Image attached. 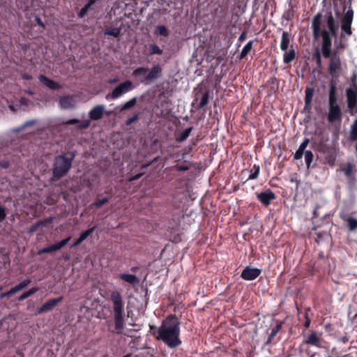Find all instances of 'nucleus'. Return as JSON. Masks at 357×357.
<instances>
[{"label": "nucleus", "instance_id": "f257e3e1", "mask_svg": "<svg viewBox=\"0 0 357 357\" xmlns=\"http://www.w3.org/2000/svg\"><path fill=\"white\" fill-rule=\"evenodd\" d=\"M312 29L315 40L321 38V50L325 58L331 56L332 36H336L338 24L330 13L326 20H322V15L317 13L312 20Z\"/></svg>", "mask_w": 357, "mask_h": 357}, {"label": "nucleus", "instance_id": "f03ea898", "mask_svg": "<svg viewBox=\"0 0 357 357\" xmlns=\"http://www.w3.org/2000/svg\"><path fill=\"white\" fill-rule=\"evenodd\" d=\"M179 333V324L173 316H169L159 327L157 338L162 340L168 347L174 348L181 344Z\"/></svg>", "mask_w": 357, "mask_h": 357}, {"label": "nucleus", "instance_id": "7ed1b4c3", "mask_svg": "<svg viewBox=\"0 0 357 357\" xmlns=\"http://www.w3.org/2000/svg\"><path fill=\"white\" fill-rule=\"evenodd\" d=\"M111 301L113 304L115 331L116 333L121 334L124 327V321L123 304L121 294L117 291H112L111 293Z\"/></svg>", "mask_w": 357, "mask_h": 357}, {"label": "nucleus", "instance_id": "20e7f679", "mask_svg": "<svg viewBox=\"0 0 357 357\" xmlns=\"http://www.w3.org/2000/svg\"><path fill=\"white\" fill-rule=\"evenodd\" d=\"M74 158V153H72L70 157L66 153L56 156L54 159L52 169L54 178L59 179L66 175L72 167Z\"/></svg>", "mask_w": 357, "mask_h": 357}, {"label": "nucleus", "instance_id": "39448f33", "mask_svg": "<svg viewBox=\"0 0 357 357\" xmlns=\"http://www.w3.org/2000/svg\"><path fill=\"white\" fill-rule=\"evenodd\" d=\"M105 107L103 105H98L93 107L89 113L90 119L86 120L83 123H80L78 126V128H87L91 124V121H98L100 119L105 113Z\"/></svg>", "mask_w": 357, "mask_h": 357}, {"label": "nucleus", "instance_id": "423d86ee", "mask_svg": "<svg viewBox=\"0 0 357 357\" xmlns=\"http://www.w3.org/2000/svg\"><path fill=\"white\" fill-rule=\"evenodd\" d=\"M134 89L133 84L130 80H126L117 86H116L112 91L106 96L107 99H117L125 93L132 91Z\"/></svg>", "mask_w": 357, "mask_h": 357}, {"label": "nucleus", "instance_id": "0eeeda50", "mask_svg": "<svg viewBox=\"0 0 357 357\" xmlns=\"http://www.w3.org/2000/svg\"><path fill=\"white\" fill-rule=\"evenodd\" d=\"M354 13L352 10H349L344 14L342 19L341 24V36L344 38L345 35L350 36L351 34V23L353 20Z\"/></svg>", "mask_w": 357, "mask_h": 357}, {"label": "nucleus", "instance_id": "6e6552de", "mask_svg": "<svg viewBox=\"0 0 357 357\" xmlns=\"http://www.w3.org/2000/svg\"><path fill=\"white\" fill-rule=\"evenodd\" d=\"M347 97L350 113L354 115L357 113V86L356 84H354V88L347 90Z\"/></svg>", "mask_w": 357, "mask_h": 357}, {"label": "nucleus", "instance_id": "1a4fd4ad", "mask_svg": "<svg viewBox=\"0 0 357 357\" xmlns=\"http://www.w3.org/2000/svg\"><path fill=\"white\" fill-rule=\"evenodd\" d=\"M341 171L344 172V175L348 179V184L349 188H353L356 185V178L354 164L352 162H347L344 167H341Z\"/></svg>", "mask_w": 357, "mask_h": 357}, {"label": "nucleus", "instance_id": "9d476101", "mask_svg": "<svg viewBox=\"0 0 357 357\" xmlns=\"http://www.w3.org/2000/svg\"><path fill=\"white\" fill-rule=\"evenodd\" d=\"M342 70V64L340 58L338 56H333L329 63V73L335 78L340 76Z\"/></svg>", "mask_w": 357, "mask_h": 357}, {"label": "nucleus", "instance_id": "9b49d317", "mask_svg": "<svg viewBox=\"0 0 357 357\" xmlns=\"http://www.w3.org/2000/svg\"><path fill=\"white\" fill-rule=\"evenodd\" d=\"M63 300V297H59L57 298L50 299L46 301L37 310L38 314L44 313L46 312L51 311L55 306L57 305Z\"/></svg>", "mask_w": 357, "mask_h": 357}, {"label": "nucleus", "instance_id": "f8f14e48", "mask_svg": "<svg viewBox=\"0 0 357 357\" xmlns=\"http://www.w3.org/2000/svg\"><path fill=\"white\" fill-rule=\"evenodd\" d=\"M261 273V270L257 268H245L242 273L241 277L245 280H252L256 279Z\"/></svg>", "mask_w": 357, "mask_h": 357}, {"label": "nucleus", "instance_id": "ddd939ff", "mask_svg": "<svg viewBox=\"0 0 357 357\" xmlns=\"http://www.w3.org/2000/svg\"><path fill=\"white\" fill-rule=\"evenodd\" d=\"M258 199L264 205H268L271 201L275 198V194L271 190H266L257 195Z\"/></svg>", "mask_w": 357, "mask_h": 357}, {"label": "nucleus", "instance_id": "4468645a", "mask_svg": "<svg viewBox=\"0 0 357 357\" xmlns=\"http://www.w3.org/2000/svg\"><path fill=\"white\" fill-rule=\"evenodd\" d=\"M341 118V109L339 105L329 106L328 119L333 123Z\"/></svg>", "mask_w": 357, "mask_h": 357}, {"label": "nucleus", "instance_id": "2eb2a0df", "mask_svg": "<svg viewBox=\"0 0 357 357\" xmlns=\"http://www.w3.org/2000/svg\"><path fill=\"white\" fill-rule=\"evenodd\" d=\"M61 107L63 109H70L74 107L76 105V101L73 96H63L59 100Z\"/></svg>", "mask_w": 357, "mask_h": 357}, {"label": "nucleus", "instance_id": "dca6fc26", "mask_svg": "<svg viewBox=\"0 0 357 357\" xmlns=\"http://www.w3.org/2000/svg\"><path fill=\"white\" fill-rule=\"evenodd\" d=\"M38 79L45 86H46L50 89L54 90L61 88V86L59 83L54 82L52 79H49L45 75H40L38 76Z\"/></svg>", "mask_w": 357, "mask_h": 357}, {"label": "nucleus", "instance_id": "f3484780", "mask_svg": "<svg viewBox=\"0 0 357 357\" xmlns=\"http://www.w3.org/2000/svg\"><path fill=\"white\" fill-rule=\"evenodd\" d=\"M310 139L307 138H305L303 141L300 144L298 150L296 151V153L294 155V158L296 160H299L302 158L304 153L305 152V150L307 148V145L309 144Z\"/></svg>", "mask_w": 357, "mask_h": 357}, {"label": "nucleus", "instance_id": "a211bd4d", "mask_svg": "<svg viewBox=\"0 0 357 357\" xmlns=\"http://www.w3.org/2000/svg\"><path fill=\"white\" fill-rule=\"evenodd\" d=\"M94 230L95 227H92L82 232L78 239L73 243L72 248H75L80 245L84 240L87 238L89 235H91L94 231Z\"/></svg>", "mask_w": 357, "mask_h": 357}, {"label": "nucleus", "instance_id": "6ab92c4d", "mask_svg": "<svg viewBox=\"0 0 357 357\" xmlns=\"http://www.w3.org/2000/svg\"><path fill=\"white\" fill-rule=\"evenodd\" d=\"M162 72L161 68L158 66H154L151 68L149 73L147 75L146 79L153 80L157 79Z\"/></svg>", "mask_w": 357, "mask_h": 357}, {"label": "nucleus", "instance_id": "aec40b11", "mask_svg": "<svg viewBox=\"0 0 357 357\" xmlns=\"http://www.w3.org/2000/svg\"><path fill=\"white\" fill-rule=\"evenodd\" d=\"M290 43V34L286 31H284L282 34L280 41V49L283 52H286L288 49V46Z\"/></svg>", "mask_w": 357, "mask_h": 357}, {"label": "nucleus", "instance_id": "412c9836", "mask_svg": "<svg viewBox=\"0 0 357 357\" xmlns=\"http://www.w3.org/2000/svg\"><path fill=\"white\" fill-rule=\"evenodd\" d=\"M119 277L123 281L130 284H137L139 282V280L137 278V276L132 274L122 273L120 274Z\"/></svg>", "mask_w": 357, "mask_h": 357}, {"label": "nucleus", "instance_id": "4be33fe9", "mask_svg": "<svg viewBox=\"0 0 357 357\" xmlns=\"http://www.w3.org/2000/svg\"><path fill=\"white\" fill-rule=\"evenodd\" d=\"M30 282H31V280L30 279L24 280L23 281L20 282L16 286H15L14 287L11 288L8 291V293L14 294L16 292H17V291L22 290V289L25 288L26 286H28Z\"/></svg>", "mask_w": 357, "mask_h": 357}, {"label": "nucleus", "instance_id": "5701e85b", "mask_svg": "<svg viewBox=\"0 0 357 357\" xmlns=\"http://www.w3.org/2000/svg\"><path fill=\"white\" fill-rule=\"evenodd\" d=\"M305 343L307 344L316 346L317 347H321L319 339L314 332L310 333L308 335L307 340H305Z\"/></svg>", "mask_w": 357, "mask_h": 357}, {"label": "nucleus", "instance_id": "b1692460", "mask_svg": "<svg viewBox=\"0 0 357 357\" xmlns=\"http://www.w3.org/2000/svg\"><path fill=\"white\" fill-rule=\"evenodd\" d=\"M295 58V52L294 49H290L289 51L284 52L283 61L285 63L291 62Z\"/></svg>", "mask_w": 357, "mask_h": 357}, {"label": "nucleus", "instance_id": "393cba45", "mask_svg": "<svg viewBox=\"0 0 357 357\" xmlns=\"http://www.w3.org/2000/svg\"><path fill=\"white\" fill-rule=\"evenodd\" d=\"M71 237L68 236L66 239H63L62 241L57 242L54 244H53L52 246L53 251L58 250L65 246L70 240Z\"/></svg>", "mask_w": 357, "mask_h": 357}, {"label": "nucleus", "instance_id": "a878e982", "mask_svg": "<svg viewBox=\"0 0 357 357\" xmlns=\"http://www.w3.org/2000/svg\"><path fill=\"white\" fill-rule=\"evenodd\" d=\"M94 3L93 0H89V3H86L79 11L78 13V16L79 17H84L88 13L89 10L91 8V6Z\"/></svg>", "mask_w": 357, "mask_h": 357}, {"label": "nucleus", "instance_id": "bb28decb", "mask_svg": "<svg viewBox=\"0 0 357 357\" xmlns=\"http://www.w3.org/2000/svg\"><path fill=\"white\" fill-rule=\"evenodd\" d=\"M260 167L257 165H255L250 170V174L248 176V179L253 180L256 179L259 174Z\"/></svg>", "mask_w": 357, "mask_h": 357}, {"label": "nucleus", "instance_id": "cd10ccee", "mask_svg": "<svg viewBox=\"0 0 357 357\" xmlns=\"http://www.w3.org/2000/svg\"><path fill=\"white\" fill-rule=\"evenodd\" d=\"M38 290V287H33L31 289H30L29 290L24 292L19 298H18V301H22L24 299H26V298L29 297L30 296L33 295V294H35L36 292H37Z\"/></svg>", "mask_w": 357, "mask_h": 357}, {"label": "nucleus", "instance_id": "c85d7f7f", "mask_svg": "<svg viewBox=\"0 0 357 357\" xmlns=\"http://www.w3.org/2000/svg\"><path fill=\"white\" fill-rule=\"evenodd\" d=\"M137 103V98L134 97L130 99L129 101L126 102L125 104L121 106V110L124 111L134 107Z\"/></svg>", "mask_w": 357, "mask_h": 357}, {"label": "nucleus", "instance_id": "c756f323", "mask_svg": "<svg viewBox=\"0 0 357 357\" xmlns=\"http://www.w3.org/2000/svg\"><path fill=\"white\" fill-rule=\"evenodd\" d=\"M305 102L306 105H310L312 100L313 95H314V89L311 88H307L305 89Z\"/></svg>", "mask_w": 357, "mask_h": 357}, {"label": "nucleus", "instance_id": "7c9ffc66", "mask_svg": "<svg viewBox=\"0 0 357 357\" xmlns=\"http://www.w3.org/2000/svg\"><path fill=\"white\" fill-rule=\"evenodd\" d=\"M303 155L305 156V161L306 166L307 168H309L311 165L312 160H313L314 155L311 151H305V152L304 153Z\"/></svg>", "mask_w": 357, "mask_h": 357}, {"label": "nucleus", "instance_id": "2f4dec72", "mask_svg": "<svg viewBox=\"0 0 357 357\" xmlns=\"http://www.w3.org/2000/svg\"><path fill=\"white\" fill-rule=\"evenodd\" d=\"M191 131H192V128H188L185 129L181 133V135L178 136V137L176 139V140L179 142H183L189 137Z\"/></svg>", "mask_w": 357, "mask_h": 357}, {"label": "nucleus", "instance_id": "473e14b6", "mask_svg": "<svg viewBox=\"0 0 357 357\" xmlns=\"http://www.w3.org/2000/svg\"><path fill=\"white\" fill-rule=\"evenodd\" d=\"M155 34L158 36H167L169 35V31L165 26L159 25L156 27Z\"/></svg>", "mask_w": 357, "mask_h": 357}, {"label": "nucleus", "instance_id": "72a5a7b5", "mask_svg": "<svg viewBox=\"0 0 357 357\" xmlns=\"http://www.w3.org/2000/svg\"><path fill=\"white\" fill-rule=\"evenodd\" d=\"M252 48V41H249L242 49L241 52V58H244Z\"/></svg>", "mask_w": 357, "mask_h": 357}, {"label": "nucleus", "instance_id": "f704fd0d", "mask_svg": "<svg viewBox=\"0 0 357 357\" xmlns=\"http://www.w3.org/2000/svg\"><path fill=\"white\" fill-rule=\"evenodd\" d=\"M350 138L351 140L357 139V119L354 121L351 126L350 131Z\"/></svg>", "mask_w": 357, "mask_h": 357}, {"label": "nucleus", "instance_id": "c9c22d12", "mask_svg": "<svg viewBox=\"0 0 357 357\" xmlns=\"http://www.w3.org/2000/svg\"><path fill=\"white\" fill-rule=\"evenodd\" d=\"M121 29L119 28H111L107 29L105 31V35L112 36L114 37H118L120 35Z\"/></svg>", "mask_w": 357, "mask_h": 357}, {"label": "nucleus", "instance_id": "e433bc0d", "mask_svg": "<svg viewBox=\"0 0 357 357\" xmlns=\"http://www.w3.org/2000/svg\"><path fill=\"white\" fill-rule=\"evenodd\" d=\"M349 229L354 231L357 228V219L353 217H349L347 220Z\"/></svg>", "mask_w": 357, "mask_h": 357}, {"label": "nucleus", "instance_id": "4c0bfd02", "mask_svg": "<svg viewBox=\"0 0 357 357\" xmlns=\"http://www.w3.org/2000/svg\"><path fill=\"white\" fill-rule=\"evenodd\" d=\"M282 328V324L279 323L272 330L271 332V334L269 335L268 342H271V339L276 335V334L280 331V330Z\"/></svg>", "mask_w": 357, "mask_h": 357}, {"label": "nucleus", "instance_id": "58836bf2", "mask_svg": "<svg viewBox=\"0 0 357 357\" xmlns=\"http://www.w3.org/2000/svg\"><path fill=\"white\" fill-rule=\"evenodd\" d=\"M209 95L208 92H205L202 96L201 101L199 105V108H202L206 106L208 102Z\"/></svg>", "mask_w": 357, "mask_h": 357}, {"label": "nucleus", "instance_id": "ea45409f", "mask_svg": "<svg viewBox=\"0 0 357 357\" xmlns=\"http://www.w3.org/2000/svg\"><path fill=\"white\" fill-rule=\"evenodd\" d=\"M162 50L155 44H151L150 45V54H161Z\"/></svg>", "mask_w": 357, "mask_h": 357}, {"label": "nucleus", "instance_id": "a19ab883", "mask_svg": "<svg viewBox=\"0 0 357 357\" xmlns=\"http://www.w3.org/2000/svg\"><path fill=\"white\" fill-rule=\"evenodd\" d=\"M328 105L329 106L338 105L337 102V97L336 95H329L328 98Z\"/></svg>", "mask_w": 357, "mask_h": 357}, {"label": "nucleus", "instance_id": "79ce46f5", "mask_svg": "<svg viewBox=\"0 0 357 357\" xmlns=\"http://www.w3.org/2000/svg\"><path fill=\"white\" fill-rule=\"evenodd\" d=\"M147 71H148V69L146 68L140 67V68H137V69H135L133 71V75H141V74H144Z\"/></svg>", "mask_w": 357, "mask_h": 357}, {"label": "nucleus", "instance_id": "37998d69", "mask_svg": "<svg viewBox=\"0 0 357 357\" xmlns=\"http://www.w3.org/2000/svg\"><path fill=\"white\" fill-rule=\"evenodd\" d=\"M175 168L179 172H185L190 169V166L187 164L176 165Z\"/></svg>", "mask_w": 357, "mask_h": 357}, {"label": "nucleus", "instance_id": "c03bdc74", "mask_svg": "<svg viewBox=\"0 0 357 357\" xmlns=\"http://www.w3.org/2000/svg\"><path fill=\"white\" fill-rule=\"evenodd\" d=\"M108 202L107 198H103L102 199L98 200V202H95L93 205L97 208L101 206L102 205L106 204Z\"/></svg>", "mask_w": 357, "mask_h": 357}, {"label": "nucleus", "instance_id": "a18cd8bd", "mask_svg": "<svg viewBox=\"0 0 357 357\" xmlns=\"http://www.w3.org/2000/svg\"><path fill=\"white\" fill-rule=\"evenodd\" d=\"M138 118H139V114H135L133 116L127 119L126 123V125L127 126L130 125L133 122L136 121L138 119Z\"/></svg>", "mask_w": 357, "mask_h": 357}, {"label": "nucleus", "instance_id": "49530a36", "mask_svg": "<svg viewBox=\"0 0 357 357\" xmlns=\"http://www.w3.org/2000/svg\"><path fill=\"white\" fill-rule=\"evenodd\" d=\"M336 84L333 81H331L329 95H336Z\"/></svg>", "mask_w": 357, "mask_h": 357}, {"label": "nucleus", "instance_id": "de8ad7c7", "mask_svg": "<svg viewBox=\"0 0 357 357\" xmlns=\"http://www.w3.org/2000/svg\"><path fill=\"white\" fill-rule=\"evenodd\" d=\"M54 252V251L52 250V246L50 245L49 247L43 248V249L40 250L38 251V253L43 254V253H48V252Z\"/></svg>", "mask_w": 357, "mask_h": 357}, {"label": "nucleus", "instance_id": "09e8293b", "mask_svg": "<svg viewBox=\"0 0 357 357\" xmlns=\"http://www.w3.org/2000/svg\"><path fill=\"white\" fill-rule=\"evenodd\" d=\"M79 121L77 119H69V120L64 121L63 123L68 124V125H73V124L77 123Z\"/></svg>", "mask_w": 357, "mask_h": 357}, {"label": "nucleus", "instance_id": "8fccbe9b", "mask_svg": "<svg viewBox=\"0 0 357 357\" xmlns=\"http://www.w3.org/2000/svg\"><path fill=\"white\" fill-rule=\"evenodd\" d=\"M6 217L5 210L3 207L0 206V220H2Z\"/></svg>", "mask_w": 357, "mask_h": 357}, {"label": "nucleus", "instance_id": "3c124183", "mask_svg": "<svg viewBox=\"0 0 357 357\" xmlns=\"http://www.w3.org/2000/svg\"><path fill=\"white\" fill-rule=\"evenodd\" d=\"M142 174H136V175L133 176L132 177L130 178L129 181H132L137 180L142 176Z\"/></svg>", "mask_w": 357, "mask_h": 357}, {"label": "nucleus", "instance_id": "603ef678", "mask_svg": "<svg viewBox=\"0 0 357 357\" xmlns=\"http://www.w3.org/2000/svg\"><path fill=\"white\" fill-rule=\"evenodd\" d=\"M245 38H246V34H245V32H243V33L240 35V36H239V38H238V40H239V41H241V42H243V40H245Z\"/></svg>", "mask_w": 357, "mask_h": 357}, {"label": "nucleus", "instance_id": "864d4df0", "mask_svg": "<svg viewBox=\"0 0 357 357\" xmlns=\"http://www.w3.org/2000/svg\"><path fill=\"white\" fill-rule=\"evenodd\" d=\"M0 165L3 168H7L9 167V162L8 161H2L0 162Z\"/></svg>", "mask_w": 357, "mask_h": 357}, {"label": "nucleus", "instance_id": "5fc2aeb1", "mask_svg": "<svg viewBox=\"0 0 357 357\" xmlns=\"http://www.w3.org/2000/svg\"><path fill=\"white\" fill-rule=\"evenodd\" d=\"M335 158L334 157H331L328 161V163L329 164V165L333 166L335 164Z\"/></svg>", "mask_w": 357, "mask_h": 357}, {"label": "nucleus", "instance_id": "6e6d98bb", "mask_svg": "<svg viewBox=\"0 0 357 357\" xmlns=\"http://www.w3.org/2000/svg\"><path fill=\"white\" fill-rule=\"evenodd\" d=\"M10 295H12V294H9L8 293V291L7 292H5V293H3L0 295V298H5L6 296H10Z\"/></svg>", "mask_w": 357, "mask_h": 357}, {"label": "nucleus", "instance_id": "4d7b16f0", "mask_svg": "<svg viewBox=\"0 0 357 357\" xmlns=\"http://www.w3.org/2000/svg\"><path fill=\"white\" fill-rule=\"evenodd\" d=\"M118 81H119V79H118V78H114V79H109V80L108 81V82H109V84H114V83L117 82Z\"/></svg>", "mask_w": 357, "mask_h": 357}, {"label": "nucleus", "instance_id": "13d9d810", "mask_svg": "<svg viewBox=\"0 0 357 357\" xmlns=\"http://www.w3.org/2000/svg\"><path fill=\"white\" fill-rule=\"evenodd\" d=\"M317 62L319 65L321 64V56L319 53L317 55Z\"/></svg>", "mask_w": 357, "mask_h": 357}, {"label": "nucleus", "instance_id": "bf43d9fd", "mask_svg": "<svg viewBox=\"0 0 357 357\" xmlns=\"http://www.w3.org/2000/svg\"><path fill=\"white\" fill-rule=\"evenodd\" d=\"M22 77L25 79H31V76L28 75H22Z\"/></svg>", "mask_w": 357, "mask_h": 357}, {"label": "nucleus", "instance_id": "052dcab7", "mask_svg": "<svg viewBox=\"0 0 357 357\" xmlns=\"http://www.w3.org/2000/svg\"><path fill=\"white\" fill-rule=\"evenodd\" d=\"M36 20H37V21H38V23L40 25H41L42 26H44L43 23L41 22V20H40L39 18H37Z\"/></svg>", "mask_w": 357, "mask_h": 357}, {"label": "nucleus", "instance_id": "680f3d73", "mask_svg": "<svg viewBox=\"0 0 357 357\" xmlns=\"http://www.w3.org/2000/svg\"><path fill=\"white\" fill-rule=\"evenodd\" d=\"M309 325H310V321H307V322H306V324H305V326H306L307 327H308V326H309Z\"/></svg>", "mask_w": 357, "mask_h": 357}, {"label": "nucleus", "instance_id": "e2e57ef3", "mask_svg": "<svg viewBox=\"0 0 357 357\" xmlns=\"http://www.w3.org/2000/svg\"><path fill=\"white\" fill-rule=\"evenodd\" d=\"M149 165V164H147V165H144L142 166V167H143V168H144V167H148Z\"/></svg>", "mask_w": 357, "mask_h": 357}, {"label": "nucleus", "instance_id": "0e129e2a", "mask_svg": "<svg viewBox=\"0 0 357 357\" xmlns=\"http://www.w3.org/2000/svg\"><path fill=\"white\" fill-rule=\"evenodd\" d=\"M31 123H32V122H27V123H26V125H30V124H31Z\"/></svg>", "mask_w": 357, "mask_h": 357}, {"label": "nucleus", "instance_id": "69168bd1", "mask_svg": "<svg viewBox=\"0 0 357 357\" xmlns=\"http://www.w3.org/2000/svg\"><path fill=\"white\" fill-rule=\"evenodd\" d=\"M356 150L357 151V144H356Z\"/></svg>", "mask_w": 357, "mask_h": 357}, {"label": "nucleus", "instance_id": "338daca9", "mask_svg": "<svg viewBox=\"0 0 357 357\" xmlns=\"http://www.w3.org/2000/svg\"><path fill=\"white\" fill-rule=\"evenodd\" d=\"M1 289H2V287H0V291H1Z\"/></svg>", "mask_w": 357, "mask_h": 357}]
</instances>
